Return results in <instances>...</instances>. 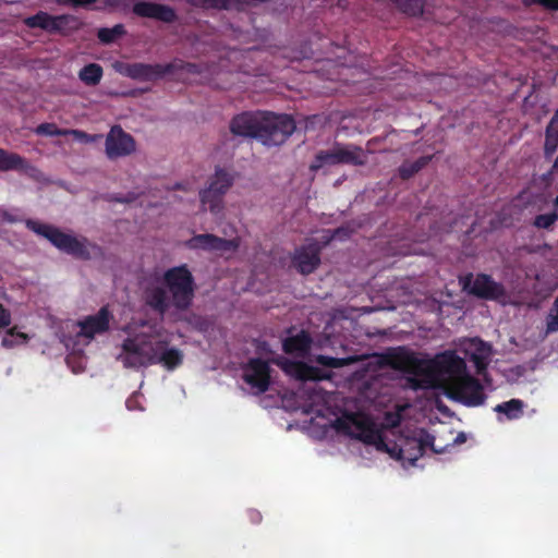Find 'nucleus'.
Wrapping results in <instances>:
<instances>
[{
  "label": "nucleus",
  "mask_w": 558,
  "mask_h": 558,
  "mask_svg": "<svg viewBox=\"0 0 558 558\" xmlns=\"http://www.w3.org/2000/svg\"><path fill=\"white\" fill-rule=\"evenodd\" d=\"M311 430L317 437L328 436L329 433L338 434L359 439L363 444L373 447L376 451L388 454L391 459L399 461L402 466L413 465L414 462L427 450L441 453L449 445H442L439 438L426 434L420 429L412 436H399L397 440L395 430L379 432L364 416H344L338 418L333 412L328 410V415L319 413L311 416Z\"/></svg>",
  "instance_id": "1"
},
{
  "label": "nucleus",
  "mask_w": 558,
  "mask_h": 558,
  "mask_svg": "<svg viewBox=\"0 0 558 558\" xmlns=\"http://www.w3.org/2000/svg\"><path fill=\"white\" fill-rule=\"evenodd\" d=\"M407 367L418 388H438L447 397L468 405L484 402L482 386L468 373L464 360L453 351H446L432 360L407 355Z\"/></svg>",
  "instance_id": "2"
},
{
  "label": "nucleus",
  "mask_w": 558,
  "mask_h": 558,
  "mask_svg": "<svg viewBox=\"0 0 558 558\" xmlns=\"http://www.w3.org/2000/svg\"><path fill=\"white\" fill-rule=\"evenodd\" d=\"M122 331L125 338L120 345L117 361L124 367L138 369L159 364L167 371H173L182 365L184 353L170 345L171 333L161 323L133 317Z\"/></svg>",
  "instance_id": "3"
},
{
  "label": "nucleus",
  "mask_w": 558,
  "mask_h": 558,
  "mask_svg": "<svg viewBox=\"0 0 558 558\" xmlns=\"http://www.w3.org/2000/svg\"><path fill=\"white\" fill-rule=\"evenodd\" d=\"M145 303L165 315L170 308L186 310L194 298V280L185 266L168 269L161 275H154L144 283Z\"/></svg>",
  "instance_id": "4"
},
{
  "label": "nucleus",
  "mask_w": 558,
  "mask_h": 558,
  "mask_svg": "<svg viewBox=\"0 0 558 558\" xmlns=\"http://www.w3.org/2000/svg\"><path fill=\"white\" fill-rule=\"evenodd\" d=\"M354 356L338 359L326 355H317L315 362L323 367H316L305 364L303 362H294L284 357L271 360L276 363L288 376L300 380H322L329 378V373L326 368H340L356 362Z\"/></svg>",
  "instance_id": "5"
},
{
  "label": "nucleus",
  "mask_w": 558,
  "mask_h": 558,
  "mask_svg": "<svg viewBox=\"0 0 558 558\" xmlns=\"http://www.w3.org/2000/svg\"><path fill=\"white\" fill-rule=\"evenodd\" d=\"M27 227L49 240L57 248L78 258H90L98 253L97 246L85 238L65 233L57 228L36 221H28Z\"/></svg>",
  "instance_id": "6"
},
{
  "label": "nucleus",
  "mask_w": 558,
  "mask_h": 558,
  "mask_svg": "<svg viewBox=\"0 0 558 558\" xmlns=\"http://www.w3.org/2000/svg\"><path fill=\"white\" fill-rule=\"evenodd\" d=\"M112 315L107 307L100 308L96 314L89 315L78 322H68L65 329L69 331L64 336L63 341L70 345L72 336L74 344L86 345L90 343L97 336L107 332L110 328Z\"/></svg>",
  "instance_id": "7"
},
{
  "label": "nucleus",
  "mask_w": 558,
  "mask_h": 558,
  "mask_svg": "<svg viewBox=\"0 0 558 558\" xmlns=\"http://www.w3.org/2000/svg\"><path fill=\"white\" fill-rule=\"evenodd\" d=\"M263 119L259 123V140L266 145H279L290 136L295 124L287 114H274L262 112Z\"/></svg>",
  "instance_id": "8"
},
{
  "label": "nucleus",
  "mask_w": 558,
  "mask_h": 558,
  "mask_svg": "<svg viewBox=\"0 0 558 558\" xmlns=\"http://www.w3.org/2000/svg\"><path fill=\"white\" fill-rule=\"evenodd\" d=\"M313 399L312 403L310 404L308 409L305 410L306 413H313V416H317L319 413L328 415V410L333 412L335 415L338 418H343L344 416H364L366 417L375 428H377L379 432L383 430H393L391 427L396 426L400 420V411L404 410V407L399 408V411L397 413H387L384 425L381 428H379L368 416L365 414H354V413H341L339 414L335 410H332L329 405V396H326L325 393L320 391H315L313 396L311 397Z\"/></svg>",
  "instance_id": "9"
},
{
  "label": "nucleus",
  "mask_w": 558,
  "mask_h": 558,
  "mask_svg": "<svg viewBox=\"0 0 558 558\" xmlns=\"http://www.w3.org/2000/svg\"><path fill=\"white\" fill-rule=\"evenodd\" d=\"M313 399L312 403L310 404L308 409L305 410L306 413H313V416H317L319 413L328 415V410L333 412L335 415L338 418H343L344 416H364L366 417L375 428H377L379 432L383 430H393L391 427L396 426L400 420V411L404 410V407L399 408V411L397 413H387L384 425L381 428H379L368 416L365 414H354V413H341L339 414L335 410H332L329 405V396H326L325 393L320 391H315L313 396L311 397Z\"/></svg>",
  "instance_id": "10"
},
{
  "label": "nucleus",
  "mask_w": 558,
  "mask_h": 558,
  "mask_svg": "<svg viewBox=\"0 0 558 558\" xmlns=\"http://www.w3.org/2000/svg\"><path fill=\"white\" fill-rule=\"evenodd\" d=\"M192 248L205 250L220 256H229L236 252L240 246L239 238L222 239L213 234H198L189 241Z\"/></svg>",
  "instance_id": "11"
},
{
  "label": "nucleus",
  "mask_w": 558,
  "mask_h": 558,
  "mask_svg": "<svg viewBox=\"0 0 558 558\" xmlns=\"http://www.w3.org/2000/svg\"><path fill=\"white\" fill-rule=\"evenodd\" d=\"M134 138L120 126H113L106 136L105 153L109 159L126 157L135 153Z\"/></svg>",
  "instance_id": "12"
},
{
  "label": "nucleus",
  "mask_w": 558,
  "mask_h": 558,
  "mask_svg": "<svg viewBox=\"0 0 558 558\" xmlns=\"http://www.w3.org/2000/svg\"><path fill=\"white\" fill-rule=\"evenodd\" d=\"M270 372L268 362L251 359L243 367V379L256 393H260L266 391L271 384Z\"/></svg>",
  "instance_id": "13"
},
{
  "label": "nucleus",
  "mask_w": 558,
  "mask_h": 558,
  "mask_svg": "<svg viewBox=\"0 0 558 558\" xmlns=\"http://www.w3.org/2000/svg\"><path fill=\"white\" fill-rule=\"evenodd\" d=\"M464 289L472 294L481 298L505 301L504 289L500 284L493 281L488 276L477 275L475 278L472 276L464 279Z\"/></svg>",
  "instance_id": "14"
},
{
  "label": "nucleus",
  "mask_w": 558,
  "mask_h": 558,
  "mask_svg": "<svg viewBox=\"0 0 558 558\" xmlns=\"http://www.w3.org/2000/svg\"><path fill=\"white\" fill-rule=\"evenodd\" d=\"M460 349L475 364L478 374L484 372L493 355L490 345L476 338L461 341Z\"/></svg>",
  "instance_id": "15"
},
{
  "label": "nucleus",
  "mask_w": 558,
  "mask_h": 558,
  "mask_svg": "<svg viewBox=\"0 0 558 558\" xmlns=\"http://www.w3.org/2000/svg\"><path fill=\"white\" fill-rule=\"evenodd\" d=\"M262 119V112H245L239 114L231 122V131L241 136L259 138V123Z\"/></svg>",
  "instance_id": "16"
},
{
  "label": "nucleus",
  "mask_w": 558,
  "mask_h": 558,
  "mask_svg": "<svg viewBox=\"0 0 558 558\" xmlns=\"http://www.w3.org/2000/svg\"><path fill=\"white\" fill-rule=\"evenodd\" d=\"M319 247L310 244L295 250L292 257L293 266L302 274H311L319 265Z\"/></svg>",
  "instance_id": "17"
},
{
  "label": "nucleus",
  "mask_w": 558,
  "mask_h": 558,
  "mask_svg": "<svg viewBox=\"0 0 558 558\" xmlns=\"http://www.w3.org/2000/svg\"><path fill=\"white\" fill-rule=\"evenodd\" d=\"M133 11L140 16L156 19L162 22H171L175 17L171 8L151 2H138L133 7Z\"/></svg>",
  "instance_id": "18"
},
{
  "label": "nucleus",
  "mask_w": 558,
  "mask_h": 558,
  "mask_svg": "<svg viewBox=\"0 0 558 558\" xmlns=\"http://www.w3.org/2000/svg\"><path fill=\"white\" fill-rule=\"evenodd\" d=\"M311 343L308 333L301 331L283 341V350L286 353L303 356L308 352Z\"/></svg>",
  "instance_id": "19"
},
{
  "label": "nucleus",
  "mask_w": 558,
  "mask_h": 558,
  "mask_svg": "<svg viewBox=\"0 0 558 558\" xmlns=\"http://www.w3.org/2000/svg\"><path fill=\"white\" fill-rule=\"evenodd\" d=\"M222 196L208 187L202 190L199 192V201L203 210H209L214 215H219L223 208Z\"/></svg>",
  "instance_id": "20"
},
{
  "label": "nucleus",
  "mask_w": 558,
  "mask_h": 558,
  "mask_svg": "<svg viewBox=\"0 0 558 558\" xmlns=\"http://www.w3.org/2000/svg\"><path fill=\"white\" fill-rule=\"evenodd\" d=\"M339 163L363 165L367 161V155L357 147L336 146Z\"/></svg>",
  "instance_id": "21"
},
{
  "label": "nucleus",
  "mask_w": 558,
  "mask_h": 558,
  "mask_svg": "<svg viewBox=\"0 0 558 558\" xmlns=\"http://www.w3.org/2000/svg\"><path fill=\"white\" fill-rule=\"evenodd\" d=\"M53 19L47 12L40 11L37 14L24 20V23L31 28H40L49 33H53Z\"/></svg>",
  "instance_id": "22"
},
{
  "label": "nucleus",
  "mask_w": 558,
  "mask_h": 558,
  "mask_svg": "<svg viewBox=\"0 0 558 558\" xmlns=\"http://www.w3.org/2000/svg\"><path fill=\"white\" fill-rule=\"evenodd\" d=\"M81 22L73 15H57L53 19V33L68 34L77 29Z\"/></svg>",
  "instance_id": "23"
},
{
  "label": "nucleus",
  "mask_w": 558,
  "mask_h": 558,
  "mask_svg": "<svg viewBox=\"0 0 558 558\" xmlns=\"http://www.w3.org/2000/svg\"><path fill=\"white\" fill-rule=\"evenodd\" d=\"M523 402L518 399L500 403L495 407V412L505 414L508 420L519 418L523 413Z\"/></svg>",
  "instance_id": "24"
},
{
  "label": "nucleus",
  "mask_w": 558,
  "mask_h": 558,
  "mask_svg": "<svg viewBox=\"0 0 558 558\" xmlns=\"http://www.w3.org/2000/svg\"><path fill=\"white\" fill-rule=\"evenodd\" d=\"M231 184L232 179L230 174L226 171L219 170L210 179L209 185L207 187L218 194L223 195L229 190Z\"/></svg>",
  "instance_id": "25"
},
{
  "label": "nucleus",
  "mask_w": 558,
  "mask_h": 558,
  "mask_svg": "<svg viewBox=\"0 0 558 558\" xmlns=\"http://www.w3.org/2000/svg\"><path fill=\"white\" fill-rule=\"evenodd\" d=\"M78 76L85 84L96 85L102 76V69L96 63H90L80 71Z\"/></svg>",
  "instance_id": "26"
},
{
  "label": "nucleus",
  "mask_w": 558,
  "mask_h": 558,
  "mask_svg": "<svg viewBox=\"0 0 558 558\" xmlns=\"http://www.w3.org/2000/svg\"><path fill=\"white\" fill-rule=\"evenodd\" d=\"M558 145V111L551 119L546 135L545 149L547 154H553Z\"/></svg>",
  "instance_id": "27"
},
{
  "label": "nucleus",
  "mask_w": 558,
  "mask_h": 558,
  "mask_svg": "<svg viewBox=\"0 0 558 558\" xmlns=\"http://www.w3.org/2000/svg\"><path fill=\"white\" fill-rule=\"evenodd\" d=\"M24 160L16 154L7 153L0 149V169L10 170L23 167Z\"/></svg>",
  "instance_id": "28"
},
{
  "label": "nucleus",
  "mask_w": 558,
  "mask_h": 558,
  "mask_svg": "<svg viewBox=\"0 0 558 558\" xmlns=\"http://www.w3.org/2000/svg\"><path fill=\"white\" fill-rule=\"evenodd\" d=\"M337 163H339L338 156H337V147H333L329 150L320 151L316 156V160L312 165V169H318L324 166L337 165Z\"/></svg>",
  "instance_id": "29"
},
{
  "label": "nucleus",
  "mask_w": 558,
  "mask_h": 558,
  "mask_svg": "<svg viewBox=\"0 0 558 558\" xmlns=\"http://www.w3.org/2000/svg\"><path fill=\"white\" fill-rule=\"evenodd\" d=\"M28 336L24 332L17 331L15 328L9 330L2 339V344L5 348H13L26 343Z\"/></svg>",
  "instance_id": "30"
},
{
  "label": "nucleus",
  "mask_w": 558,
  "mask_h": 558,
  "mask_svg": "<svg viewBox=\"0 0 558 558\" xmlns=\"http://www.w3.org/2000/svg\"><path fill=\"white\" fill-rule=\"evenodd\" d=\"M124 34V27L121 24L114 25L111 28H100L98 31V38L104 44H110Z\"/></svg>",
  "instance_id": "31"
},
{
  "label": "nucleus",
  "mask_w": 558,
  "mask_h": 558,
  "mask_svg": "<svg viewBox=\"0 0 558 558\" xmlns=\"http://www.w3.org/2000/svg\"><path fill=\"white\" fill-rule=\"evenodd\" d=\"M546 328L545 335L554 333L558 331V296L556 298L553 306L548 311L546 316Z\"/></svg>",
  "instance_id": "32"
},
{
  "label": "nucleus",
  "mask_w": 558,
  "mask_h": 558,
  "mask_svg": "<svg viewBox=\"0 0 558 558\" xmlns=\"http://www.w3.org/2000/svg\"><path fill=\"white\" fill-rule=\"evenodd\" d=\"M66 135H71L74 141L83 144H89L101 138L100 135H89L81 130H65Z\"/></svg>",
  "instance_id": "33"
},
{
  "label": "nucleus",
  "mask_w": 558,
  "mask_h": 558,
  "mask_svg": "<svg viewBox=\"0 0 558 558\" xmlns=\"http://www.w3.org/2000/svg\"><path fill=\"white\" fill-rule=\"evenodd\" d=\"M35 132L39 135L46 136L66 135L65 130L59 129L53 123H43L36 128Z\"/></svg>",
  "instance_id": "34"
},
{
  "label": "nucleus",
  "mask_w": 558,
  "mask_h": 558,
  "mask_svg": "<svg viewBox=\"0 0 558 558\" xmlns=\"http://www.w3.org/2000/svg\"><path fill=\"white\" fill-rule=\"evenodd\" d=\"M113 68L117 72L128 75V76H132V77L140 76L142 74V69H143L142 65L141 66H137V65L131 66L129 64H124V63H120V62L114 63Z\"/></svg>",
  "instance_id": "35"
},
{
  "label": "nucleus",
  "mask_w": 558,
  "mask_h": 558,
  "mask_svg": "<svg viewBox=\"0 0 558 558\" xmlns=\"http://www.w3.org/2000/svg\"><path fill=\"white\" fill-rule=\"evenodd\" d=\"M426 163L425 159L417 160L410 165H404L400 168V174L402 178H409L417 172Z\"/></svg>",
  "instance_id": "36"
},
{
  "label": "nucleus",
  "mask_w": 558,
  "mask_h": 558,
  "mask_svg": "<svg viewBox=\"0 0 558 558\" xmlns=\"http://www.w3.org/2000/svg\"><path fill=\"white\" fill-rule=\"evenodd\" d=\"M557 220V215L555 213L539 215L535 218L534 225L537 228H549Z\"/></svg>",
  "instance_id": "37"
},
{
  "label": "nucleus",
  "mask_w": 558,
  "mask_h": 558,
  "mask_svg": "<svg viewBox=\"0 0 558 558\" xmlns=\"http://www.w3.org/2000/svg\"><path fill=\"white\" fill-rule=\"evenodd\" d=\"M11 323L10 314L0 304V328L9 326Z\"/></svg>",
  "instance_id": "38"
},
{
  "label": "nucleus",
  "mask_w": 558,
  "mask_h": 558,
  "mask_svg": "<svg viewBox=\"0 0 558 558\" xmlns=\"http://www.w3.org/2000/svg\"><path fill=\"white\" fill-rule=\"evenodd\" d=\"M97 0H73V5L75 7H83V5H87V4H92L94 2H96Z\"/></svg>",
  "instance_id": "39"
},
{
  "label": "nucleus",
  "mask_w": 558,
  "mask_h": 558,
  "mask_svg": "<svg viewBox=\"0 0 558 558\" xmlns=\"http://www.w3.org/2000/svg\"><path fill=\"white\" fill-rule=\"evenodd\" d=\"M465 441V435L464 434H459L457 435L454 438H453V442L454 444H462Z\"/></svg>",
  "instance_id": "40"
},
{
  "label": "nucleus",
  "mask_w": 558,
  "mask_h": 558,
  "mask_svg": "<svg viewBox=\"0 0 558 558\" xmlns=\"http://www.w3.org/2000/svg\"><path fill=\"white\" fill-rule=\"evenodd\" d=\"M59 4H72L73 5V0H56Z\"/></svg>",
  "instance_id": "41"
},
{
  "label": "nucleus",
  "mask_w": 558,
  "mask_h": 558,
  "mask_svg": "<svg viewBox=\"0 0 558 558\" xmlns=\"http://www.w3.org/2000/svg\"><path fill=\"white\" fill-rule=\"evenodd\" d=\"M343 233H344V230L343 229H339V230L336 231L335 236L341 239Z\"/></svg>",
  "instance_id": "42"
},
{
  "label": "nucleus",
  "mask_w": 558,
  "mask_h": 558,
  "mask_svg": "<svg viewBox=\"0 0 558 558\" xmlns=\"http://www.w3.org/2000/svg\"><path fill=\"white\" fill-rule=\"evenodd\" d=\"M132 402H134V398L128 400L126 405L129 409H132Z\"/></svg>",
  "instance_id": "43"
},
{
  "label": "nucleus",
  "mask_w": 558,
  "mask_h": 558,
  "mask_svg": "<svg viewBox=\"0 0 558 558\" xmlns=\"http://www.w3.org/2000/svg\"><path fill=\"white\" fill-rule=\"evenodd\" d=\"M186 69H187V71H192V70H194V69H195V66H194V65H192V64H187V65H186Z\"/></svg>",
  "instance_id": "44"
},
{
  "label": "nucleus",
  "mask_w": 558,
  "mask_h": 558,
  "mask_svg": "<svg viewBox=\"0 0 558 558\" xmlns=\"http://www.w3.org/2000/svg\"><path fill=\"white\" fill-rule=\"evenodd\" d=\"M555 204L558 206V196L555 199Z\"/></svg>",
  "instance_id": "45"
},
{
  "label": "nucleus",
  "mask_w": 558,
  "mask_h": 558,
  "mask_svg": "<svg viewBox=\"0 0 558 558\" xmlns=\"http://www.w3.org/2000/svg\"><path fill=\"white\" fill-rule=\"evenodd\" d=\"M555 166H556V167L558 166V158H557V159H556V161H555Z\"/></svg>",
  "instance_id": "46"
}]
</instances>
